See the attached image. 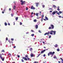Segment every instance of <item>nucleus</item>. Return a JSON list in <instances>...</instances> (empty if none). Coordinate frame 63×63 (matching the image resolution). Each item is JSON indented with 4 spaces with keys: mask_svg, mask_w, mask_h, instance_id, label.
<instances>
[{
    "mask_svg": "<svg viewBox=\"0 0 63 63\" xmlns=\"http://www.w3.org/2000/svg\"><path fill=\"white\" fill-rule=\"evenodd\" d=\"M23 59H24V60L26 61H27V60L29 61L30 60V58H28V56L27 55H25V57H23Z\"/></svg>",
    "mask_w": 63,
    "mask_h": 63,
    "instance_id": "obj_1",
    "label": "nucleus"
},
{
    "mask_svg": "<svg viewBox=\"0 0 63 63\" xmlns=\"http://www.w3.org/2000/svg\"><path fill=\"white\" fill-rule=\"evenodd\" d=\"M53 31H50V32L49 31H48V32H46L44 34V35L45 36L46 35H48V34H51V35H52V34H53Z\"/></svg>",
    "mask_w": 63,
    "mask_h": 63,
    "instance_id": "obj_2",
    "label": "nucleus"
},
{
    "mask_svg": "<svg viewBox=\"0 0 63 63\" xmlns=\"http://www.w3.org/2000/svg\"><path fill=\"white\" fill-rule=\"evenodd\" d=\"M45 51H46V50H44L40 52V53L39 54V55L37 56V57H38L39 56H40V55H41V54H42V53H43Z\"/></svg>",
    "mask_w": 63,
    "mask_h": 63,
    "instance_id": "obj_3",
    "label": "nucleus"
},
{
    "mask_svg": "<svg viewBox=\"0 0 63 63\" xmlns=\"http://www.w3.org/2000/svg\"><path fill=\"white\" fill-rule=\"evenodd\" d=\"M54 53H55L54 52H53L52 53V52H50L48 53V56H49V54H50V55H52L53 56Z\"/></svg>",
    "mask_w": 63,
    "mask_h": 63,
    "instance_id": "obj_4",
    "label": "nucleus"
},
{
    "mask_svg": "<svg viewBox=\"0 0 63 63\" xmlns=\"http://www.w3.org/2000/svg\"><path fill=\"white\" fill-rule=\"evenodd\" d=\"M0 58L2 61H4V58H3L2 57V54H0Z\"/></svg>",
    "mask_w": 63,
    "mask_h": 63,
    "instance_id": "obj_5",
    "label": "nucleus"
},
{
    "mask_svg": "<svg viewBox=\"0 0 63 63\" xmlns=\"http://www.w3.org/2000/svg\"><path fill=\"white\" fill-rule=\"evenodd\" d=\"M20 2H21V5H24V3H25V1H23V0H20Z\"/></svg>",
    "mask_w": 63,
    "mask_h": 63,
    "instance_id": "obj_6",
    "label": "nucleus"
},
{
    "mask_svg": "<svg viewBox=\"0 0 63 63\" xmlns=\"http://www.w3.org/2000/svg\"><path fill=\"white\" fill-rule=\"evenodd\" d=\"M51 26V29H54V25H53L52 24H51L50 25Z\"/></svg>",
    "mask_w": 63,
    "mask_h": 63,
    "instance_id": "obj_7",
    "label": "nucleus"
},
{
    "mask_svg": "<svg viewBox=\"0 0 63 63\" xmlns=\"http://www.w3.org/2000/svg\"><path fill=\"white\" fill-rule=\"evenodd\" d=\"M31 9H32V10H35V8L33 6H31Z\"/></svg>",
    "mask_w": 63,
    "mask_h": 63,
    "instance_id": "obj_8",
    "label": "nucleus"
},
{
    "mask_svg": "<svg viewBox=\"0 0 63 63\" xmlns=\"http://www.w3.org/2000/svg\"><path fill=\"white\" fill-rule=\"evenodd\" d=\"M31 57H34V54H31Z\"/></svg>",
    "mask_w": 63,
    "mask_h": 63,
    "instance_id": "obj_9",
    "label": "nucleus"
},
{
    "mask_svg": "<svg viewBox=\"0 0 63 63\" xmlns=\"http://www.w3.org/2000/svg\"><path fill=\"white\" fill-rule=\"evenodd\" d=\"M45 18H46V20H48V18L47 17V16H46L45 17Z\"/></svg>",
    "mask_w": 63,
    "mask_h": 63,
    "instance_id": "obj_10",
    "label": "nucleus"
},
{
    "mask_svg": "<svg viewBox=\"0 0 63 63\" xmlns=\"http://www.w3.org/2000/svg\"><path fill=\"white\" fill-rule=\"evenodd\" d=\"M36 7H38V5L39 4V3H36Z\"/></svg>",
    "mask_w": 63,
    "mask_h": 63,
    "instance_id": "obj_11",
    "label": "nucleus"
},
{
    "mask_svg": "<svg viewBox=\"0 0 63 63\" xmlns=\"http://www.w3.org/2000/svg\"><path fill=\"white\" fill-rule=\"evenodd\" d=\"M53 32L54 33V35H55V34L56 33V31H53Z\"/></svg>",
    "mask_w": 63,
    "mask_h": 63,
    "instance_id": "obj_12",
    "label": "nucleus"
},
{
    "mask_svg": "<svg viewBox=\"0 0 63 63\" xmlns=\"http://www.w3.org/2000/svg\"><path fill=\"white\" fill-rule=\"evenodd\" d=\"M52 15H55V11L53 12L52 13Z\"/></svg>",
    "mask_w": 63,
    "mask_h": 63,
    "instance_id": "obj_13",
    "label": "nucleus"
},
{
    "mask_svg": "<svg viewBox=\"0 0 63 63\" xmlns=\"http://www.w3.org/2000/svg\"><path fill=\"white\" fill-rule=\"evenodd\" d=\"M35 28H36V29H37L38 28V26L37 25L35 26Z\"/></svg>",
    "mask_w": 63,
    "mask_h": 63,
    "instance_id": "obj_14",
    "label": "nucleus"
},
{
    "mask_svg": "<svg viewBox=\"0 0 63 63\" xmlns=\"http://www.w3.org/2000/svg\"><path fill=\"white\" fill-rule=\"evenodd\" d=\"M53 7H54V8H56V6L55 5H53Z\"/></svg>",
    "mask_w": 63,
    "mask_h": 63,
    "instance_id": "obj_15",
    "label": "nucleus"
},
{
    "mask_svg": "<svg viewBox=\"0 0 63 63\" xmlns=\"http://www.w3.org/2000/svg\"><path fill=\"white\" fill-rule=\"evenodd\" d=\"M54 46L55 47H58V45H57V44H56L55 45V46Z\"/></svg>",
    "mask_w": 63,
    "mask_h": 63,
    "instance_id": "obj_16",
    "label": "nucleus"
},
{
    "mask_svg": "<svg viewBox=\"0 0 63 63\" xmlns=\"http://www.w3.org/2000/svg\"><path fill=\"white\" fill-rule=\"evenodd\" d=\"M5 52V50H2V51H1V52Z\"/></svg>",
    "mask_w": 63,
    "mask_h": 63,
    "instance_id": "obj_17",
    "label": "nucleus"
},
{
    "mask_svg": "<svg viewBox=\"0 0 63 63\" xmlns=\"http://www.w3.org/2000/svg\"><path fill=\"white\" fill-rule=\"evenodd\" d=\"M16 6H14V8H13V9L14 10H15V9H16Z\"/></svg>",
    "mask_w": 63,
    "mask_h": 63,
    "instance_id": "obj_18",
    "label": "nucleus"
},
{
    "mask_svg": "<svg viewBox=\"0 0 63 63\" xmlns=\"http://www.w3.org/2000/svg\"><path fill=\"white\" fill-rule=\"evenodd\" d=\"M57 51H60V50L58 48L57 49Z\"/></svg>",
    "mask_w": 63,
    "mask_h": 63,
    "instance_id": "obj_19",
    "label": "nucleus"
},
{
    "mask_svg": "<svg viewBox=\"0 0 63 63\" xmlns=\"http://www.w3.org/2000/svg\"><path fill=\"white\" fill-rule=\"evenodd\" d=\"M18 17H16V21L17 20H18Z\"/></svg>",
    "mask_w": 63,
    "mask_h": 63,
    "instance_id": "obj_20",
    "label": "nucleus"
},
{
    "mask_svg": "<svg viewBox=\"0 0 63 63\" xmlns=\"http://www.w3.org/2000/svg\"><path fill=\"white\" fill-rule=\"evenodd\" d=\"M33 21L34 22H36V21H37V20H36V19H34Z\"/></svg>",
    "mask_w": 63,
    "mask_h": 63,
    "instance_id": "obj_21",
    "label": "nucleus"
},
{
    "mask_svg": "<svg viewBox=\"0 0 63 63\" xmlns=\"http://www.w3.org/2000/svg\"><path fill=\"white\" fill-rule=\"evenodd\" d=\"M32 49H32V48H30V51H31V50H32Z\"/></svg>",
    "mask_w": 63,
    "mask_h": 63,
    "instance_id": "obj_22",
    "label": "nucleus"
},
{
    "mask_svg": "<svg viewBox=\"0 0 63 63\" xmlns=\"http://www.w3.org/2000/svg\"><path fill=\"white\" fill-rule=\"evenodd\" d=\"M36 15L38 17L39 16H38V13H36Z\"/></svg>",
    "mask_w": 63,
    "mask_h": 63,
    "instance_id": "obj_23",
    "label": "nucleus"
},
{
    "mask_svg": "<svg viewBox=\"0 0 63 63\" xmlns=\"http://www.w3.org/2000/svg\"><path fill=\"white\" fill-rule=\"evenodd\" d=\"M44 14H43L42 16L41 17L42 18H43V17H44Z\"/></svg>",
    "mask_w": 63,
    "mask_h": 63,
    "instance_id": "obj_24",
    "label": "nucleus"
},
{
    "mask_svg": "<svg viewBox=\"0 0 63 63\" xmlns=\"http://www.w3.org/2000/svg\"><path fill=\"white\" fill-rule=\"evenodd\" d=\"M45 7V5H42V7L43 8H44Z\"/></svg>",
    "mask_w": 63,
    "mask_h": 63,
    "instance_id": "obj_25",
    "label": "nucleus"
},
{
    "mask_svg": "<svg viewBox=\"0 0 63 63\" xmlns=\"http://www.w3.org/2000/svg\"><path fill=\"white\" fill-rule=\"evenodd\" d=\"M31 35L32 36H34V34H31Z\"/></svg>",
    "mask_w": 63,
    "mask_h": 63,
    "instance_id": "obj_26",
    "label": "nucleus"
},
{
    "mask_svg": "<svg viewBox=\"0 0 63 63\" xmlns=\"http://www.w3.org/2000/svg\"><path fill=\"white\" fill-rule=\"evenodd\" d=\"M5 26H7V24L6 23H5Z\"/></svg>",
    "mask_w": 63,
    "mask_h": 63,
    "instance_id": "obj_27",
    "label": "nucleus"
},
{
    "mask_svg": "<svg viewBox=\"0 0 63 63\" xmlns=\"http://www.w3.org/2000/svg\"><path fill=\"white\" fill-rule=\"evenodd\" d=\"M11 16L12 17L14 16V14H11Z\"/></svg>",
    "mask_w": 63,
    "mask_h": 63,
    "instance_id": "obj_28",
    "label": "nucleus"
},
{
    "mask_svg": "<svg viewBox=\"0 0 63 63\" xmlns=\"http://www.w3.org/2000/svg\"><path fill=\"white\" fill-rule=\"evenodd\" d=\"M20 25H22V23L21 22H20Z\"/></svg>",
    "mask_w": 63,
    "mask_h": 63,
    "instance_id": "obj_29",
    "label": "nucleus"
},
{
    "mask_svg": "<svg viewBox=\"0 0 63 63\" xmlns=\"http://www.w3.org/2000/svg\"><path fill=\"white\" fill-rule=\"evenodd\" d=\"M51 27H49V29H51Z\"/></svg>",
    "mask_w": 63,
    "mask_h": 63,
    "instance_id": "obj_30",
    "label": "nucleus"
},
{
    "mask_svg": "<svg viewBox=\"0 0 63 63\" xmlns=\"http://www.w3.org/2000/svg\"><path fill=\"white\" fill-rule=\"evenodd\" d=\"M62 11H59V13H60V14H62Z\"/></svg>",
    "mask_w": 63,
    "mask_h": 63,
    "instance_id": "obj_31",
    "label": "nucleus"
},
{
    "mask_svg": "<svg viewBox=\"0 0 63 63\" xmlns=\"http://www.w3.org/2000/svg\"><path fill=\"white\" fill-rule=\"evenodd\" d=\"M57 14L58 15H60V13H57Z\"/></svg>",
    "mask_w": 63,
    "mask_h": 63,
    "instance_id": "obj_32",
    "label": "nucleus"
},
{
    "mask_svg": "<svg viewBox=\"0 0 63 63\" xmlns=\"http://www.w3.org/2000/svg\"><path fill=\"white\" fill-rule=\"evenodd\" d=\"M21 61L22 62H24V60H23L22 59L21 60Z\"/></svg>",
    "mask_w": 63,
    "mask_h": 63,
    "instance_id": "obj_33",
    "label": "nucleus"
},
{
    "mask_svg": "<svg viewBox=\"0 0 63 63\" xmlns=\"http://www.w3.org/2000/svg\"><path fill=\"white\" fill-rule=\"evenodd\" d=\"M28 8H27V7H26V10H28Z\"/></svg>",
    "mask_w": 63,
    "mask_h": 63,
    "instance_id": "obj_34",
    "label": "nucleus"
},
{
    "mask_svg": "<svg viewBox=\"0 0 63 63\" xmlns=\"http://www.w3.org/2000/svg\"><path fill=\"white\" fill-rule=\"evenodd\" d=\"M11 40V41H14V39H13V38H12Z\"/></svg>",
    "mask_w": 63,
    "mask_h": 63,
    "instance_id": "obj_35",
    "label": "nucleus"
},
{
    "mask_svg": "<svg viewBox=\"0 0 63 63\" xmlns=\"http://www.w3.org/2000/svg\"><path fill=\"white\" fill-rule=\"evenodd\" d=\"M8 41L10 43H11V41H10V40H8Z\"/></svg>",
    "mask_w": 63,
    "mask_h": 63,
    "instance_id": "obj_36",
    "label": "nucleus"
},
{
    "mask_svg": "<svg viewBox=\"0 0 63 63\" xmlns=\"http://www.w3.org/2000/svg\"><path fill=\"white\" fill-rule=\"evenodd\" d=\"M38 63V62H35L34 63Z\"/></svg>",
    "mask_w": 63,
    "mask_h": 63,
    "instance_id": "obj_37",
    "label": "nucleus"
},
{
    "mask_svg": "<svg viewBox=\"0 0 63 63\" xmlns=\"http://www.w3.org/2000/svg\"><path fill=\"white\" fill-rule=\"evenodd\" d=\"M58 13V11H55V13Z\"/></svg>",
    "mask_w": 63,
    "mask_h": 63,
    "instance_id": "obj_38",
    "label": "nucleus"
},
{
    "mask_svg": "<svg viewBox=\"0 0 63 63\" xmlns=\"http://www.w3.org/2000/svg\"><path fill=\"white\" fill-rule=\"evenodd\" d=\"M43 56H44V57H45V56H46V54H44L43 55Z\"/></svg>",
    "mask_w": 63,
    "mask_h": 63,
    "instance_id": "obj_39",
    "label": "nucleus"
},
{
    "mask_svg": "<svg viewBox=\"0 0 63 63\" xmlns=\"http://www.w3.org/2000/svg\"><path fill=\"white\" fill-rule=\"evenodd\" d=\"M57 10H58V11H60V9H59V8H58Z\"/></svg>",
    "mask_w": 63,
    "mask_h": 63,
    "instance_id": "obj_40",
    "label": "nucleus"
},
{
    "mask_svg": "<svg viewBox=\"0 0 63 63\" xmlns=\"http://www.w3.org/2000/svg\"><path fill=\"white\" fill-rule=\"evenodd\" d=\"M8 55H10V56H11V54L10 53H9Z\"/></svg>",
    "mask_w": 63,
    "mask_h": 63,
    "instance_id": "obj_41",
    "label": "nucleus"
},
{
    "mask_svg": "<svg viewBox=\"0 0 63 63\" xmlns=\"http://www.w3.org/2000/svg\"><path fill=\"white\" fill-rule=\"evenodd\" d=\"M52 10V8H50L49 9V10Z\"/></svg>",
    "mask_w": 63,
    "mask_h": 63,
    "instance_id": "obj_42",
    "label": "nucleus"
},
{
    "mask_svg": "<svg viewBox=\"0 0 63 63\" xmlns=\"http://www.w3.org/2000/svg\"><path fill=\"white\" fill-rule=\"evenodd\" d=\"M51 35H50V36H49V38H51Z\"/></svg>",
    "mask_w": 63,
    "mask_h": 63,
    "instance_id": "obj_43",
    "label": "nucleus"
},
{
    "mask_svg": "<svg viewBox=\"0 0 63 63\" xmlns=\"http://www.w3.org/2000/svg\"><path fill=\"white\" fill-rule=\"evenodd\" d=\"M17 57L18 58H19V57H20V56H19V55H18L17 56Z\"/></svg>",
    "mask_w": 63,
    "mask_h": 63,
    "instance_id": "obj_44",
    "label": "nucleus"
},
{
    "mask_svg": "<svg viewBox=\"0 0 63 63\" xmlns=\"http://www.w3.org/2000/svg\"><path fill=\"white\" fill-rule=\"evenodd\" d=\"M8 38L7 37L6 38V41H8Z\"/></svg>",
    "mask_w": 63,
    "mask_h": 63,
    "instance_id": "obj_45",
    "label": "nucleus"
},
{
    "mask_svg": "<svg viewBox=\"0 0 63 63\" xmlns=\"http://www.w3.org/2000/svg\"><path fill=\"white\" fill-rule=\"evenodd\" d=\"M39 33H42V32H41V31L40 30L39 31Z\"/></svg>",
    "mask_w": 63,
    "mask_h": 63,
    "instance_id": "obj_46",
    "label": "nucleus"
},
{
    "mask_svg": "<svg viewBox=\"0 0 63 63\" xmlns=\"http://www.w3.org/2000/svg\"><path fill=\"white\" fill-rule=\"evenodd\" d=\"M59 17H61V18L62 17H61V16H59Z\"/></svg>",
    "mask_w": 63,
    "mask_h": 63,
    "instance_id": "obj_47",
    "label": "nucleus"
},
{
    "mask_svg": "<svg viewBox=\"0 0 63 63\" xmlns=\"http://www.w3.org/2000/svg\"><path fill=\"white\" fill-rule=\"evenodd\" d=\"M9 11H11V8H9Z\"/></svg>",
    "mask_w": 63,
    "mask_h": 63,
    "instance_id": "obj_48",
    "label": "nucleus"
},
{
    "mask_svg": "<svg viewBox=\"0 0 63 63\" xmlns=\"http://www.w3.org/2000/svg\"><path fill=\"white\" fill-rule=\"evenodd\" d=\"M14 48H16V46H14V47H13Z\"/></svg>",
    "mask_w": 63,
    "mask_h": 63,
    "instance_id": "obj_49",
    "label": "nucleus"
},
{
    "mask_svg": "<svg viewBox=\"0 0 63 63\" xmlns=\"http://www.w3.org/2000/svg\"><path fill=\"white\" fill-rule=\"evenodd\" d=\"M45 42H44V41H43V44H45Z\"/></svg>",
    "mask_w": 63,
    "mask_h": 63,
    "instance_id": "obj_50",
    "label": "nucleus"
},
{
    "mask_svg": "<svg viewBox=\"0 0 63 63\" xmlns=\"http://www.w3.org/2000/svg\"><path fill=\"white\" fill-rule=\"evenodd\" d=\"M52 12V11H50V13H51V12Z\"/></svg>",
    "mask_w": 63,
    "mask_h": 63,
    "instance_id": "obj_51",
    "label": "nucleus"
},
{
    "mask_svg": "<svg viewBox=\"0 0 63 63\" xmlns=\"http://www.w3.org/2000/svg\"><path fill=\"white\" fill-rule=\"evenodd\" d=\"M8 25H10V24L9 23H8Z\"/></svg>",
    "mask_w": 63,
    "mask_h": 63,
    "instance_id": "obj_52",
    "label": "nucleus"
},
{
    "mask_svg": "<svg viewBox=\"0 0 63 63\" xmlns=\"http://www.w3.org/2000/svg\"><path fill=\"white\" fill-rule=\"evenodd\" d=\"M60 59L61 60H62V58H60Z\"/></svg>",
    "mask_w": 63,
    "mask_h": 63,
    "instance_id": "obj_53",
    "label": "nucleus"
},
{
    "mask_svg": "<svg viewBox=\"0 0 63 63\" xmlns=\"http://www.w3.org/2000/svg\"><path fill=\"white\" fill-rule=\"evenodd\" d=\"M33 12H32V13L31 15H33Z\"/></svg>",
    "mask_w": 63,
    "mask_h": 63,
    "instance_id": "obj_54",
    "label": "nucleus"
},
{
    "mask_svg": "<svg viewBox=\"0 0 63 63\" xmlns=\"http://www.w3.org/2000/svg\"><path fill=\"white\" fill-rule=\"evenodd\" d=\"M31 31L32 32H33L34 31H33V30H31Z\"/></svg>",
    "mask_w": 63,
    "mask_h": 63,
    "instance_id": "obj_55",
    "label": "nucleus"
},
{
    "mask_svg": "<svg viewBox=\"0 0 63 63\" xmlns=\"http://www.w3.org/2000/svg\"><path fill=\"white\" fill-rule=\"evenodd\" d=\"M31 17H33V16L32 15L31 16Z\"/></svg>",
    "mask_w": 63,
    "mask_h": 63,
    "instance_id": "obj_56",
    "label": "nucleus"
},
{
    "mask_svg": "<svg viewBox=\"0 0 63 63\" xmlns=\"http://www.w3.org/2000/svg\"><path fill=\"white\" fill-rule=\"evenodd\" d=\"M2 14H4V11H2Z\"/></svg>",
    "mask_w": 63,
    "mask_h": 63,
    "instance_id": "obj_57",
    "label": "nucleus"
},
{
    "mask_svg": "<svg viewBox=\"0 0 63 63\" xmlns=\"http://www.w3.org/2000/svg\"><path fill=\"white\" fill-rule=\"evenodd\" d=\"M58 63H61V62H60V61H59L58 62Z\"/></svg>",
    "mask_w": 63,
    "mask_h": 63,
    "instance_id": "obj_58",
    "label": "nucleus"
},
{
    "mask_svg": "<svg viewBox=\"0 0 63 63\" xmlns=\"http://www.w3.org/2000/svg\"><path fill=\"white\" fill-rule=\"evenodd\" d=\"M44 20H45V21H46V19H44Z\"/></svg>",
    "mask_w": 63,
    "mask_h": 63,
    "instance_id": "obj_59",
    "label": "nucleus"
},
{
    "mask_svg": "<svg viewBox=\"0 0 63 63\" xmlns=\"http://www.w3.org/2000/svg\"><path fill=\"white\" fill-rule=\"evenodd\" d=\"M42 19H41V21H43V18H42Z\"/></svg>",
    "mask_w": 63,
    "mask_h": 63,
    "instance_id": "obj_60",
    "label": "nucleus"
},
{
    "mask_svg": "<svg viewBox=\"0 0 63 63\" xmlns=\"http://www.w3.org/2000/svg\"><path fill=\"white\" fill-rule=\"evenodd\" d=\"M37 19H39V18H40L39 17H37Z\"/></svg>",
    "mask_w": 63,
    "mask_h": 63,
    "instance_id": "obj_61",
    "label": "nucleus"
},
{
    "mask_svg": "<svg viewBox=\"0 0 63 63\" xmlns=\"http://www.w3.org/2000/svg\"><path fill=\"white\" fill-rule=\"evenodd\" d=\"M5 11H6V10H5V9H4V10H3V11H4V12Z\"/></svg>",
    "mask_w": 63,
    "mask_h": 63,
    "instance_id": "obj_62",
    "label": "nucleus"
},
{
    "mask_svg": "<svg viewBox=\"0 0 63 63\" xmlns=\"http://www.w3.org/2000/svg\"><path fill=\"white\" fill-rule=\"evenodd\" d=\"M62 63H63V59L62 60Z\"/></svg>",
    "mask_w": 63,
    "mask_h": 63,
    "instance_id": "obj_63",
    "label": "nucleus"
},
{
    "mask_svg": "<svg viewBox=\"0 0 63 63\" xmlns=\"http://www.w3.org/2000/svg\"><path fill=\"white\" fill-rule=\"evenodd\" d=\"M40 14H41V11H40Z\"/></svg>",
    "mask_w": 63,
    "mask_h": 63,
    "instance_id": "obj_64",
    "label": "nucleus"
}]
</instances>
